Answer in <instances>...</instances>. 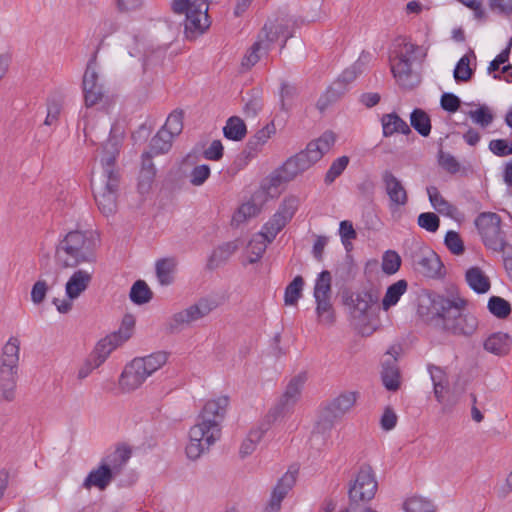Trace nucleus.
I'll use <instances>...</instances> for the list:
<instances>
[{
    "label": "nucleus",
    "instance_id": "nucleus-1",
    "mask_svg": "<svg viewBox=\"0 0 512 512\" xmlns=\"http://www.w3.org/2000/svg\"><path fill=\"white\" fill-rule=\"evenodd\" d=\"M229 397L221 396L217 399L209 400L204 405L198 416V422L191 427L189 431V443L186 446V455L191 460L201 457L221 438L223 422Z\"/></svg>",
    "mask_w": 512,
    "mask_h": 512
},
{
    "label": "nucleus",
    "instance_id": "nucleus-2",
    "mask_svg": "<svg viewBox=\"0 0 512 512\" xmlns=\"http://www.w3.org/2000/svg\"><path fill=\"white\" fill-rule=\"evenodd\" d=\"M468 301L460 296L448 298L436 295L431 300L428 321L455 336L469 337L478 328L477 318L466 312Z\"/></svg>",
    "mask_w": 512,
    "mask_h": 512
},
{
    "label": "nucleus",
    "instance_id": "nucleus-3",
    "mask_svg": "<svg viewBox=\"0 0 512 512\" xmlns=\"http://www.w3.org/2000/svg\"><path fill=\"white\" fill-rule=\"evenodd\" d=\"M336 137L332 131H325L319 138L310 141L306 149L289 157L278 169L270 175V185L278 187L282 183L294 180L298 175L307 171L335 144Z\"/></svg>",
    "mask_w": 512,
    "mask_h": 512
},
{
    "label": "nucleus",
    "instance_id": "nucleus-4",
    "mask_svg": "<svg viewBox=\"0 0 512 512\" xmlns=\"http://www.w3.org/2000/svg\"><path fill=\"white\" fill-rule=\"evenodd\" d=\"M97 242L92 232L70 231L56 246L55 259L63 268L94 262Z\"/></svg>",
    "mask_w": 512,
    "mask_h": 512
},
{
    "label": "nucleus",
    "instance_id": "nucleus-5",
    "mask_svg": "<svg viewBox=\"0 0 512 512\" xmlns=\"http://www.w3.org/2000/svg\"><path fill=\"white\" fill-rule=\"evenodd\" d=\"M296 26L297 21L288 17L276 18L274 21L267 22L259 33L258 40L244 57L242 64L247 67L255 65L261 58L260 52L267 53L280 37H284L280 47V50H283L287 40L293 37Z\"/></svg>",
    "mask_w": 512,
    "mask_h": 512
},
{
    "label": "nucleus",
    "instance_id": "nucleus-6",
    "mask_svg": "<svg viewBox=\"0 0 512 512\" xmlns=\"http://www.w3.org/2000/svg\"><path fill=\"white\" fill-rule=\"evenodd\" d=\"M358 397V392L344 391L326 402L320 410L316 423L315 430L317 433L330 432L334 425L355 406Z\"/></svg>",
    "mask_w": 512,
    "mask_h": 512
},
{
    "label": "nucleus",
    "instance_id": "nucleus-7",
    "mask_svg": "<svg viewBox=\"0 0 512 512\" xmlns=\"http://www.w3.org/2000/svg\"><path fill=\"white\" fill-rule=\"evenodd\" d=\"M132 447L124 442L117 443L113 451L108 452L97 468L90 471L84 480H112L122 474L132 457Z\"/></svg>",
    "mask_w": 512,
    "mask_h": 512
},
{
    "label": "nucleus",
    "instance_id": "nucleus-8",
    "mask_svg": "<svg viewBox=\"0 0 512 512\" xmlns=\"http://www.w3.org/2000/svg\"><path fill=\"white\" fill-rule=\"evenodd\" d=\"M119 184L120 174L103 173L100 179L91 182L95 202L105 216L112 215L117 210Z\"/></svg>",
    "mask_w": 512,
    "mask_h": 512
},
{
    "label": "nucleus",
    "instance_id": "nucleus-9",
    "mask_svg": "<svg viewBox=\"0 0 512 512\" xmlns=\"http://www.w3.org/2000/svg\"><path fill=\"white\" fill-rule=\"evenodd\" d=\"M475 226L484 245L493 251L505 248L507 241L501 229V217L494 212L480 213L475 219Z\"/></svg>",
    "mask_w": 512,
    "mask_h": 512
},
{
    "label": "nucleus",
    "instance_id": "nucleus-10",
    "mask_svg": "<svg viewBox=\"0 0 512 512\" xmlns=\"http://www.w3.org/2000/svg\"><path fill=\"white\" fill-rule=\"evenodd\" d=\"M420 49L413 43H404V51L397 54V62L391 65V72L398 84L404 89H413L419 83V77L412 71L411 61Z\"/></svg>",
    "mask_w": 512,
    "mask_h": 512
},
{
    "label": "nucleus",
    "instance_id": "nucleus-11",
    "mask_svg": "<svg viewBox=\"0 0 512 512\" xmlns=\"http://www.w3.org/2000/svg\"><path fill=\"white\" fill-rule=\"evenodd\" d=\"M216 307L217 304L215 301L202 298L194 305L170 317L166 322V330L170 334L177 333L183 329L184 325H188L207 316Z\"/></svg>",
    "mask_w": 512,
    "mask_h": 512
},
{
    "label": "nucleus",
    "instance_id": "nucleus-12",
    "mask_svg": "<svg viewBox=\"0 0 512 512\" xmlns=\"http://www.w3.org/2000/svg\"><path fill=\"white\" fill-rule=\"evenodd\" d=\"M59 273L54 268L49 257L40 260V274L31 289V301L35 305L43 303L47 292L58 283Z\"/></svg>",
    "mask_w": 512,
    "mask_h": 512
},
{
    "label": "nucleus",
    "instance_id": "nucleus-13",
    "mask_svg": "<svg viewBox=\"0 0 512 512\" xmlns=\"http://www.w3.org/2000/svg\"><path fill=\"white\" fill-rule=\"evenodd\" d=\"M412 266L416 272L428 277L441 276L443 264L439 256L428 248H421L411 254Z\"/></svg>",
    "mask_w": 512,
    "mask_h": 512
},
{
    "label": "nucleus",
    "instance_id": "nucleus-14",
    "mask_svg": "<svg viewBox=\"0 0 512 512\" xmlns=\"http://www.w3.org/2000/svg\"><path fill=\"white\" fill-rule=\"evenodd\" d=\"M96 53L89 60L82 81L84 101L86 107H93L102 101L104 97L103 85L98 82V74L95 70Z\"/></svg>",
    "mask_w": 512,
    "mask_h": 512
},
{
    "label": "nucleus",
    "instance_id": "nucleus-15",
    "mask_svg": "<svg viewBox=\"0 0 512 512\" xmlns=\"http://www.w3.org/2000/svg\"><path fill=\"white\" fill-rule=\"evenodd\" d=\"M305 379L306 377L304 375H298L290 380L279 402L271 410V414L274 419L289 412L290 409L294 406V404L299 399Z\"/></svg>",
    "mask_w": 512,
    "mask_h": 512
},
{
    "label": "nucleus",
    "instance_id": "nucleus-16",
    "mask_svg": "<svg viewBox=\"0 0 512 512\" xmlns=\"http://www.w3.org/2000/svg\"><path fill=\"white\" fill-rule=\"evenodd\" d=\"M381 180L390 205L405 206L408 202L407 190L392 171L384 170L381 174Z\"/></svg>",
    "mask_w": 512,
    "mask_h": 512
},
{
    "label": "nucleus",
    "instance_id": "nucleus-17",
    "mask_svg": "<svg viewBox=\"0 0 512 512\" xmlns=\"http://www.w3.org/2000/svg\"><path fill=\"white\" fill-rule=\"evenodd\" d=\"M207 11L208 5L201 1L200 5L188 12L184 24L187 38H194L196 35L202 34L209 27Z\"/></svg>",
    "mask_w": 512,
    "mask_h": 512
},
{
    "label": "nucleus",
    "instance_id": "nucleus-18",
    "mask_svg": "<svg viewBox=\"0 0 512 512\" xmlns=\"http://www.w3.org/2000/svg\"><path fill=\"white\" fill-rule=\"evenodd\" d=\"M378 299V291L371 288L345 297L344 303L351 307L355 318H360L367 313L373 304L378 302Z\"/></svg>",
    "mask_w": 512,
    "mask_h": 512
},
{
    "label": "nucleus",
    "instance_id": "nucleus-19",
    "mask_svg": "<svg viewBox=\"0 0 512 512\" xmlns=\"http://www.w3.org/2000/svg\"><path fill=\"white\" fill-rule=\"evenodd\" d=\"M114 131L115 128L112 127L110 130V137L103 145V156L101 158L103 173L110 175L119 174V171L115 166L116 159L120 151L121 140L113 134Z\"/></svg>",
    "mask_w": 512,
    "mask_h": 512
},
{
    "label": "nucleus",
    "instance_id": "nucleus-20",
    "mask_svg": "<svg viewBox=\"0 0 512 512\" xmlns=\"http://www.w3.org/2000/svg\"><path fill=\"white\" fill-rule=\"evenodd\" d=\"M276 131L275 125L272 122L268 123L265 127L258 130L255 135H253L247 142L245 149L242 154L245 156L246 160H249L258 153L260 148L267 142V140L274 134Z\"/></svg>",
    "mask_w": 512,
    "mask_h": 512
},
{
    "label": "nucleus",
    "instance_id": "nucleus-21",
    "mask_svg": "<svg viewBox=\"0 0 512 512\" xmlns=\"http://www.w3.org/2000/svg\"><path fill=\"white\" fill-rule=\"evenodd\" d=\"M17 372V366L0 365V390L2 398L7 402L15 399Z\"/></svg>",
    "mask_w": 512,
    "mask_h": 512
},
{
    "label": "nucleus",
    "instance_id": "nucleus-22",
    "mask_svg": "<svg viewBox=\"0 0 512 512\" xmlns=\"http://www.w3.org/2000/svg\"><path fill=\"white\" fill-rule=\"evenodd\" d=\"M92 275L85 270L75 271L68 279L65 292L70 300L78 298L89 286Z\"/></svg>",
    "mask_w": 512,
    "mask_h": 512
},
{
    "label": "nucleus",
    "instance_id": "nucleus-23",
    "mask_svg": "<svg viewBox=\"0 0 512 512\" xmlns=\"http://www.w3.org/2000/svg\"><path fill=\"white\" fill-rule=\"evenodd\" d=\"M378 489V482H353L348 495L351 504L366 503L372 500Z\"/></svg>",
    "mask_w": 512,
    "mask_h": 512
},
{
    "label": "nucleus",
    "instance_id": "nucleus-24",
    "mask_svg": "<svg viewBox=\"0 0 512 512\" xmlns=\"http://www.w3.org/2000/svg\"><path fill=\"white\" fill-rule=\"evenodd\" d=\"M383 136L390 137L395 133L409 135L412 133L410 126L395 112L384 114L381 117Z\"/></svg>",
    "mask_w": 512,
    "mask_h": 512
},
{
    "label": "nucleus",
    "instance_id": "nucleus-25",
    "mask_svg": "<svg viewBox=\"0 0 512 512\" xmlns=\"http://www.w3.org/2000/svg\"><path fill=\"white\" fill-rule=\"evenodd\" d=\"M381 379L388 391H397L401 384L400 370L396 358L388 359L382 364Z\"/></svg>",
    "mask_w": 512,
    "mask_h": 512
},
{
    "label": "nucleus",
    "instance_id": "nucleus-26",
    "mask_svg": "<svg viewBox=\"0 0 512 512\" xmlns=\"http://www.w3.org/2000/svg\"><path fill=\"white\" fill-rule=\"evenodd\" d=\"M122 343L119 334L111 333L97 342L91 355L102 365L111 352Z\"/></svg>",
    "mask_w": 512,
    "mask_h": 512
},
{
    "label": "nucleus",
    "instance_id": "nucleus-27",
    "mask_svg": "<svg viewBox=\"0 0 512 512\" xmlns=\"http://www.w3.org/2000/svg\"><path fill=\"white\" fill-rule=\"evenodd\" d=\"M238 249L235 241L226 242L215 248L208 258L206 268L208 270H215L224 264Z\"/></svg>",
    "mask_w": 512,
    "mask_h": 512
},
{
    "label": "nucleus",
    "instance_id": "nucleus-28",
    "mask_svg": "<svg viewBox=\"0 0 512 512\" xmlns=\"http://www.w3.org/2000/svg\"><path fill=\"white\" fill-rule=\"evenodd\" d=\"M465 279L469 287L478 294H484L491 287L488 276L479 267H471L466 271Z\"/></svg>",
    "mask_w": 512,
    "mask_h": 512
},
{
    "label": "nucleus",
    "instance_id": "nucleus-29",
    "mask_svg": "<svg viewBox=\"0 0 512 512\" xmlns=\"http://www.w3.org/2000/svg\"><path fill=\"white\" fill-rule=\"evenodd\" d=\"M484 349L498 356L506 355L510 349V336L503 332L493 333L485 340Z\"/></svg>",
    "mask_w": 512,
    "mask_h": 512
},
{
    "label": "nucleus",
    "instance_id": "nucleus-30",
    "mask_svg": "<svg viewBox=\"0 0 512 512\" xmlns=\"http://www.w3.org/2000/svg\"><path fill=\"white\" fill-rule=\"evenodd\" d=\"M347 91V85L338 78L318 99L317 108L324 111L331 103L337 101Z\"/></svg>",
    "mask_w": 512,
    "mask_h": 512
},
{
    "label": "nucleus",
    "instance_id": "nucleus-31",
    "mask_svg": "<svg viewBox=\"0 0 512 512\" xmlns=\"http://www.w3.org/2000/svg\"><path fill=\"white\" fill-rule=\"evenodd\" d=\"M407 288L408 282L405 279H400L388 286L384 298L382 299V309L388 311L392 306H395L401 296L407 291Z\"/></svg>",
    "mask_w": 512,
    "mask_h": 512
},
{
    "label": "nucleus",
    "instance_id": "nucleus-32",
    "mask_svg": "<svg viewBox=\"0 0 512 512\" xmlns=\"http://www.w3.org/2000/svg\"><path fill=\"white\" fill-rule=\"evenodd\" d=\"M177 266V260L174 257L162 258L157 260L155 269L156 276L161 285H170L173 283V273Z\"/></svg>",
    "mask_w": 512,
    "mask_h": 512
},
{
    "label": "nucleus",
    "instance_id": "nucleus-33",
    "mask_svg": "<svg viewBox=\"0 0 512 512\" xmlns=\"http://www.w3.org/2000/svg\"><path fill=\"white\" fill-rule=\"evenodd\" d=\"M268 242L267 236L259 232L253 235L247 245V252L249 254L248 262L250 264L257 263L266 251Z\"/></svg>",
    "mask_w": 512,
    "mask_h": 512
},
{
    "label": "nucleus",
    "instance_id": "nucleus-34",
    "mask_svg": "<svg viewBox=\"0 0 512 512\" xmlns=\"http://www.w3.org/2000/svg\"><path fill=\"white\" fill-rule=\"evenodd\" d=\"M427 194L431 205L441 214L453 217L457 212L456 206L444 199L435 186L427 187Z\"/></svg>",
    "mask_w": 512,
    "mask_h": 512
},
{
    "label": "nucleus",
    "instance_id": "nucleus-35",
    "mask_svg": "<svg viewBox=\"0 0 512 512\" xmlns=\"http://www.w3.org/2000/svg\"><path fill=\"white\" fill-rule=\"evenodd\" d=\"M223 134L229 140L241 141L247 134L246 124L240 117L232 116L223 127Z\"/></svg>",
    "mask_w": 512,
    "mask_h": 512
},
{
    "label": "nucleus",
    "instance_id": "nucleus-36",
    "mask_svg": "<svg viewBox=\"0 0 512 512\" xmlns=\"http://www.w3.org/2000/svg\"><path fill=\"white\" fill-rule=\"evenodd\" d=\"M291 489L292 486L290 484L285 482H278L274 487L269 502L264 508L263 512H279L281 509L282 501Z\"/></svg>",
    "mask_w": 512,
    "mask_h": 512
},
{
    "label": "nucleus",
    "instance_id": "nucleus-37",
    "mask_svg": "<svg viewBox=\"0 0 512 512\" xmlns=\"http://www.w3.org/2000/svg\"><path fill=\"white\" fill-rule=\"evenodd\" d=\"M410 124L423 137H428L431 133L430 116L420 108H415L411 112Z\"/></svg>",
    "mask_w": 512,
    "mask_h": 512
},
{
    "label": "nucleus",
    "instance_id": "nucleus-38",
    "mask_svg": "<svg viewBox=\"0 0 512 512\" xmlns=\"http://www.w3.org/2000/svg\"><path fill=\"white\" fill-rule=\"evenodd\" d=\"M20 341L11 337L3 347L1 364L3 366H17L19 362Z\"/></svg>",
    "mask_w": 512,
    "mask_h": 512
},
{
    "label": "nucleus",
    "instance_id": "nucleus-39",
    "mask_svg": "<svg viewBox=\"0 0 512 512\" xmlns=\"http://www.w3.org/2000/svg\"><path fill=\"white\" fill-rule=\"evenodd\" d=\"M129 297L134 304L143 305L152 299L153 292L145 281L137 280L130 289Z\"/></svg>",
    "mask_w": 512,
    "mask_h": 512
},
{
    "label": "nucleus",
    "instance_id": "nucleus-40",
    "mask_svg": "<svg viewBox=\"0 0 512 512\" xmlns=\"http://www.w3.org/2000/svg\"><path fill=\"white\" fill-rule=\"evenodd\" d=\"M173 137L163 129H160L150 141V151L155 155L167 153L172 147Z\"/></svg>",
    "mask_w": 512,
    "mask_h": 512
},
{
    "label": "nucleus",
    "instance_id": "nucleus-41",
    "mask_svg": "<svg viewBox=\"0 0 512 512\" xmlns=\"http://www.w3.org/2000/svg\"><path fill=\"white\" fill-rule=\"evenodd\" d=\"M304 279L302 276H296L285 288L284 302L285 305H296L302 297Z\"/></svg>",
    "mask_w": 512,
    "mask_h": 512
},
{
    "label": "nucleus",
    "instance_id": "nucleus-42",
    "mask_svg": "<svg viewBox=\"0 0 512 512\" xmlns=\"http://www.w3.org/2000/svg\"><path fill=\"white\" fill-rule=\"evenodd\" d=\"M405 512H436L434 504L425 498L412 496L403 503Z\"/></svg>",
    "mask_w": 512,
    "mask_h": 512
},
{
    "label": "nucleus",
    "instance_id": "nucleus-43",
    "mask_svg": "<svg viewBox=\"0 0 512 512\" xmlns=\"http://www.w3.org/2000/svg\"><path fill=\"white\" fill-rule=\"evenodd\" d=\"M298 96V90L295 85L287 82H282L279 92L280 109L288 112L293 107V100Z\"/></svg>",
    "mask_w": 512,
    "mask_h": 512
},
{
    "label": "nucleus",
    "instance_id": "nucleus-44",
    "mask_svg": "<svg viewBox=\"0 0 512 512\" xmlns=\"http://www.w3.org/2000/svg\"><path fill=\"white\" fill-rule=\"evenodd\" d=\"M488 310L499 319H505L511 314L510 303L502 297L492 296L488 301Z\"/></svg>",
    "mask_w": 512,
    "mask_h": 512
},
{
    "label": "nucleus",
    "instance_id": "nucleus-45",
    "mask_svg": "<svg viewBox=\"0 0 512 512\" xmlns=\"http://www.w3.org/2000/svg\"><path fill=\"white\" fill-rule=\"evenodd\" d=\"M350 162V159L348 156H341L337 159H335L329 169L327 170L324 178V182L327 185L332 184L339 176L342 175L344 170L347 168L348 164Z\"/></svg>",
    "mask_w": 512,
    "mask_h": 512
},
{
    "label": "nucleus",
    "instance_id": "nucleus-46",
    "mask_svg": "<svg viewBox=\"0 0 512 512\" xmlns=\"http://www.w3.org/2000/svg\"><path fill=\"white\" fill-rule=\"evenodd\" d=\"M331 282L332 276L328 270L322 271L315 282L314 286V298L331 296Z\"/></svg>",
    "mask_w": 512,
    "mask_h": 512
},
{
    "label": "nucleus",
    "instance_id": "nucleus-47",
    "mask_svg": "<svg viewBox=\"0 0 512 512\" xmlns=\"http://www.w3.org/2000/svg\"><path fill=\"white\" fill-rule=\"evenodd\" d=\"M287 223L285 219L275 213L272 218L264 224L260 232L267 236L268 242H272Z\"/></svg>",
    "mask_w": 512,
    "mask_h": 512
},
{
    "label": "nucleus",
    "instance_id": "nucleus-48",
    "mask_svg": "<svg viewBox=\"0 0 512 512\" xmlns=\"http://www.w3.org/2000/svg\"><path fill=\"white\" fill-rule=\"evenodd\" d=\"M183 118L184 113L182 110H174L168 116L162 129L166 130L174 138L175 136L179 135L183 129Z\"/></svg>",
    "mask_w": 512,
    "mask_h": 512
},
{
    "label": "nucleus",
    "instance_id": "nucleus-49",
    "mask_svg": "<svg viewBox=\"0 0 512 512\" xmlns=\"http://www.w3.org/2000/svg\"><path fill=\"white\" fill-rule=\"evenodd\" d=\"M401 262V257L396 251L388 250L382 257V271L386 275H393L400 269Z\"/></svg>",
    "mask_w": 512,
    "mask_h": 512
},
{
    "label": "nucleus",
    "instance_id": "nucleus-50",
    "mask_svg": "<svg viewBox=\"0 0 512 512\" xmlns=\"http://www.w3.org/2000/svg\"><path fill=\"white\" fill-rule=\"evenodd\" d=\"M143 383L144 381H142L141 377H139L134 371L130 370L128 365L123 370L119 379V384L125 391L136 390Z\"/></svg>",
    "mask_w": 512,
    "mask_h": 512
},
{
    "label": "nucleus",
    "instance_id": "nucleus-51",
    "mask_svg": "<svg viewBox=\"0 0 512 512\" xmlns=\"http://www.w3.org/2000/svg\"><path fill=\"white\" fill-rule=\"evenodd\" d=\"M330 299L331 296L315 299L317 304L316 313L318 317L327 324H332L334 322V313Z\"/></svg>",
    "mask_w": 512,
    "mask_h": 512
},
{
    "label": "nucleus",
    "instance_id": "nucleus-52",
    "mask_svg": "<svg viewBox=\"0 0 512 512\" xmlns=\"http://www.w3.org/2000/svg\"><path fill=\"white\" fill-rule=\"evenodd\" d=\"M138 359L144 364L145 370L152 375L166 363L167 354L165 352H157Z\"/></svg>",
    "mask_w": 512,
    "mask_h": 512
},
{
    "label": "nucleus",
    "instance_id": "nucleus-53",
    "mask_svg": "<svg viewBox=\"0 0 512 512\" xmlns=\"http://www.w3.org/2000/svg\"><path fill=\"white\" fill-rule=\"evenodd\" d=\"M468 116L473 120V122L483 128L489 126L494 120L493 113L486 105H481L476 110L469 111Z\"/></svg>",
    "mask_w": 512,
    "mask_h": 512
},
{
    "label": "nucleus",
    "instance_id": "nucleus-54",
    "mask_svg": "<svg viewBox=\"0 0 512 512\" xmlns=\"http://www.w3.org/2000/svg\"><path fill=\"white\" fill-rule=\"evenodd\" d=\"M444 244L454 255H462L465 251L464 242L458 232L449 230L444 238Z\"/></svg>",
    "mask_w": 512,
    "mask_h": 512
},
{
    "label": "nucleus",
    "instance_id": "nucleus-55",
    "mask_svg": "<svg viewBox=\"0 0 512 512\" xmlns=\"http://www.w3.org/2000/svg\"><path fill=\"white\" fill-rule=\"evenodd\" d=\"M470 60L467 55H464L457 62L453 76L457 82H467L471 79L474 71L469 66Z\"/></svg>",
    "mask_w": 512,
    "mask_h": 512
},
{
    "label": "nucleus",
    "instance_id": "nucleus-56",
    "mask_svg": "<svg viewBox=\"0 0 512 512\" xmlns=\"http://www.w3.org/2000/svg\"><path fill=\"white\" fill-rule=\"evenodd\" d=\"M299 200L295 196L287 197L283 200L276 214L289 222L298 209Z\"/></svg>",
    "mask_w": 512,
    "mask_h": 512
},
{
    "label": "nucleus",
    "instance_id": "nucleus-57",
    "mask_svg": "<svg viewBox=\"0 0 512 512\" xmlns=\"http://www.w3.org/2000/svg\"><path fill=\"white\" fill-rule=\"evenodd\" d=\"M339 234L345 249L349 251L352 247L350 241L356 239L357 237V233L353 228L352 222L348 220L341 221L339 225Z\"/></svg>",
    "mask_w": 512,
    "mask_h": 512
},
{
    "label": "nucleus",
    "instance_id": "nucleus-58",
    "mask_svg": "<svg viewBox=\"0 0 512 512\" xmlns=\"http://www.w3.org/2000/svg\"><path fill=\"white\" fill-rule=\"evenodd\" d=\"M418 225L429 232H436L440 226V219L433 212H424L418 216Z\"/></svg>",
    "mask_w": 512,
    "mask_h": 512
},
{
    "label": "nucleus",
    "instance_id": "nucleus-59",
    "mask_svg": "<svg viewBox=\"0 0 512 512\" xmlns=\"http://www.w3.org/2000/svg\"><path fill=\"white\" fill-rule=\"evenodd\" d=\"M438 162L439 165L450 174H456L460 170V164L457 159L442 150L439 151Z\"/></svg>",
    "mask_w": 512,
    "mask_h": 512
},
{
    "label": "nucleus",
    "instance_id": "nucleus-60",
    "mask_svg": "<svg viewBox=\"0 0 512 512\" xmlns=\"http://www.w3.org/2000/svg\"><path fill=\"white\" fill-rule=\"evenodd\" d=\"M135 327V318L131 314H126L121 322V326L118 331L113 332L114 334H119L121 337V341L124 343L127 341L133 333V329Z\"/></svg>",
    "mask_w": 512,
    "mask_h": 512
},
{
    "label": "nucleus",
    "instance_id": "nucleus-61",
    "mask_svg": "<svg viewBox=\"0 0 512 512\" xmlns=\"http://www.w3.org/2000/svg\"><path fill=\"white\" fill-rule=\"evenodd\" d=\"M210 176V167L206 164L195 166L190 174V182L194 186L202 185Z\"/></svg>",
    "mask_w": 512,
    "mask_h": 512
},
{
    "label": "nucleus",
    "instance_id": "nucleus-62",
    "mask_svg": "<svg viewBox=\"0 0 512 512\" xmlns=\"http://www.w3.org/2000/svg\"><path fill=\"white\" fill-rule=\"evenodd\" d=\"M156 171L141 169L139 173L138 190L141 194L148 193L154 182Z\"/></svg>",
    "mask_w": 512,
    "mask_h": 512
},
{
    "label": "nucleus",
    "instance_id": "nucleus-63",
    "mask_svg": "<svg viewBox=\"0 0 512 512\" xmlns=\"http://www.w3.org/2000/svg\"><path fill=\"white\" fill-rule=\"evenodd\" d=\"M489 150L498 157H506L512 154L510 144L505 139H494L489 142Z\"/></svg>",
    "mask_w": 512,
    "mask_h": 512
},
{
    "label": "nucleus",
    "instance_id": "nucleus-64",
    "mask_svg": "<svg viewBox=\"0 0 512 512\" xmlns=\"http://www.w3.org/2000/svg\"><path fill=\"white\" fill-rule=\"evenodd\" d=\"M440 105L445 111L455 113L460 108L461 101L455 94L446 92L441 96Z\"/></svg>",
    "mask_w": 512,
    "mask_h": 512
}]
</instances>
